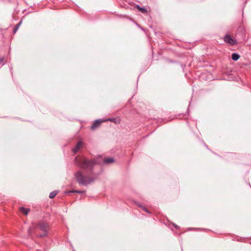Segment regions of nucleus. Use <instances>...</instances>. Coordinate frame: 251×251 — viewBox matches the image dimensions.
Here are the masks:
<instances>
[{
  "label": "nucleus",
  "mask_w": 251,
  "mask_h": 251,
  "mask_svg": "<svg viewBox=\"0 0 251 251\" xmlns=\"http://www.w3.org/2000/svg\"><path fill=\"white\" fill-rule=\"evenodd\" d=\"M75 180L79 184L87 185L93 182L95 178L90 176H84L81 172H77L75 175Z\"/></svg>",
  "instance_id": "obj_1"
},
{
  "label": "nucleus",
  "mask_w": 251,
  "mask_h": 251,
  "mask_svg": "<svg viewBox=\"0 0 251 251\" xmlns=\"http://www.w3.org/2000/svg\"><path fill=\"white\" fill-rule=\"evenodd\" d=\"M76 163L83 169L91 168L94 164L93 160H88L83 157L77 156L75 158Z\"/></svg>",
  "instance_id": "obj_2"
},
{
  "label": "nucleus",
  "mask_w": 251,
  "mask_h": 251,
  "mask_svg": "<svg viewBox=\"0 0 251 251\" xmlns=\"http://www.w3.org/2000/svg\"><path fill=\"white\" fill-rule=\"evenodd\" d=\"M224 40L226 43H228L230 45H234L237 43L236 40L233 38L231 35L229 34H226L225 36L224 37Z\"/></svg>",
  "instance_id": "obj_3"
},
{
  "label": "nucleus",
  "mask_w": 251,
  "mask_h": 251,
  "mask_svg": "<svg viewBox=\"0 0 251 251\" xmlns=\"http://www.w3.org/2000/svg\"><path fill=\"white\" fill-rule=\"evenodd\" d=\"M38 226L39 228L45 232V233L43 234L40 235V237H43L46 235V232L49 229V225L47 223L44 222H41L39 224Z\"/></svg>",
  "instance_id": "obj_4"
},
{
  "label": "nucleus",
  "mask_w": 251,
  "mask_h": 251,
  "mask_svg": "<svg viewBox=\"0 0 251 251\" xmlns=\"http://www.w3.org/2000/svg\"><path fill=\"white\" fill-rule=\"evenodd\" d=\"M83 146V143L81 141H79L76 144L75 147L73 149V151L75 153H76L77 151L80 150Z\"/></svg>",
  "instance_id": "obj_5"
},
{
  "label": "nucleus",
  "mask_w": 251,
  "mask_h": 251,
  "mask_svg": "<svg viewBox=\"0 0 251 251\" xmlns=\"http://www.w3.org/2000/svg\"><path fill=\"white\" fill-rule=\"evenodd\" d=\"M102 122L101 121L97 120L96 121L94 124L91 126V129L93 130H95L97 128H98L100 125V124Z\"/></svg>",
  "instance_id": "obj_6"
},
{
  "label": "nucleus",
  "mask_w": 251,
  "mask_h": 251,
  "mask_svg": "<svg viewBox=\"0 0 251 251\" xmlns=\"http://www.w3.org/2000/svg\"><path fill=\"white\" fill-rule=\"evenodd\" d=\"M19 210H20V212H22L25 215H27L28 214L29 211H30V209L25 208L24 207H21L19 208Z\"/></svg>",
  "instance_id": "obj_7"
},
{
  "label": "nucleus",
  "mask_w": 251,
  "mask_h": 251,
  "mask_svg": "<svg viewBox=\"0 0 251 251\" xmlns=\"http://www.w3.org/2000/svg\"><path fill=\"white\" fill-rule=\"evenodd\" d=\"M232 59L236 61L240 58V55L237 53H232L231 55Z\"/></svg>",
  "instance_id": "obj_8"
},
{
  "label": "nucleus",
  "mask_w": 251,
  "mask_h": 251,
  "mask_svg": "<svg viewBox=\"0 0 251 251\" xmlns=\"http://www.w3.org/2000/svg\"><path fill=\"white\" fill-rule=\"evenodd\" d=\"M136 7L142 13H147V10L146 9H145L144 8L141 7H140L138 5L136 6Z\"/></svg>",
  "instance_id": "obj_9"
},
{
  "label": "nucleus",
  "mask_w": 251,
  "mask_h": 251,
  "mask_svg": "<svg viewBox=\"0 0 251 251\" xmlns=\"http://www.w3.org/2000/svg\"><path fill=\"white\" fill-rule=\"evenodd\" d=\"M104 162L105 163H112L114 162V159L113 158H105L104 160Z\"/></svg>",
  "instance_id": "obj_10"
},
{
  "label": "nucleus",
  "mask_w": 251,
  "mask_h": 251,
  "mask_svg": "<svg viewBox=\"0 0 251 251\" xmlns=\"http://www.w3.org/2000/svg\"><path fill=\"white\" fill-rule=\"evenodd\" d=\"M57 194V192L56 191L51 192V193H50V195H49L50 198V199L54 198L56 196Z\"/></svg>",
  "instance_id": "obj_11"
},
{
  "label": "nucleus",
  "mask_w": 251,
  "mask_h": 251,
  "mask_svg": "<svg viewBox=\"0 0 251 251\" xmlns=\"http://www.w3.org/2000/svg\"><path fill=\"white\" fill-rule=\"evenodd\" d=\"M138 205L139 207H141L145 211H146V212H148L149 213H150L149 211L147 210V209L145 207H144V206H142V205H141L140 204H138Z\"/></svg>",
  "instance_id": "obj_12"
},
{
  "label": "nucleus",
  "mask_w": 251,
  "mask_h": 251,
  "mask_svg": "<svg viewBox=\"0 0 251 251\" xmlns=\"http://www.w3.org/2000/svg\"><path fill=\"white\" fill-rule=\"evenodd\" d=\"M107 121H109L110 122H114L115 123H117V119H114V118H112V119H109L108 120H107Z\"/></svg>",
  "instance_id": "obj_13"
},
{
  "label": "nucleus",
  "mask_w": 251,
  "mask_h": 251,
  "mask_svg": "<svg viewBox=\"0 0 251 251\" xmlns=\"http://www.w3.org/2000/svg\"><path fill=\"white\" fill-rule=\"evenodd\" d=\"M69 192L77 193H82V192L80 191H69Z\"/></svg>",
  "instance_id": "obj_14"
},
{
  "label": "nucleus",
  "mask_w": 251,
  "mask_h": 251,
  "mask_svg": "<svg viewBox=\"0 0 251 251\" xmlns=\"http://www.w3.org/2000/svg\"><path fill=\"white\" fill-rule=\"evenodd\" d=\"M4 60V57L3 56H0V63H2Z\"/></svg>",
  "instance_id": "obj_15"
},
{
  "label": "nucleus",
  "mask_w": 251,
  "mask_h": 251,
  "mask_svg": "<svg viewBox=\"0 0 251 251\" xmlns=\"http://www.w3.org/2000/svg\"><path fill=\"white\" fill-rule=\"evenodd\" d=\"M31 230H32V229H31V228H29V229L28 230V234H31Z\"/></svg>",
  "instance_id": "obj_16"
},
{
  "label": "nucleus",
  "mask_w": 251,
  "mask_h": 251,
  "mask_svg": "<svg viewBox=\"0 0 251 251\" xmlns=\"http://www.w3.org/2000/svg\"><path fill=\"white\" fill-rule=\"evenodd\" d=\"M18 26L14 28V33H16V31H17V30H18Z\"/></svg>",
  "instance_id": "obj_17"
}]
</instances>
